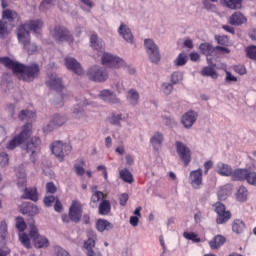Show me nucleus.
<instances>
[{"instance_id":"1","label":"nucleus","mask_w":256,"mask_h":256,"mask_svg":"<svg viewBox=\"0 0 256 256\" xmlns=\"http://www.w3.org/2000/svg\"><path fill=\"white\" fill-rule=\"evenodd\" d=\"M29 29V30H27ZM43 29V20H29L24 24L19 25L17 28V37L19 43L23 45V48L27 50L28 55H33L37 51V45L31 43V34L29 31H33L36 35H39Z\"/></svg>"},{"instance_id":"2","label":"nucleus","mask_w":256,"mask_h":256,"mask_svg":"<svg viewBox=\"0 0 256 256\" xmlns=\"http://www.w3.org/2000/svg\"><path fill=\"white\" fill-rule=\"evenodd\" d=\"M0 63L6 66L7 69H11L13 73H19L22 81H33L35 77L39 76V65L33 63L29 66H25L19 62L13 61L7 57L0 58Z\"/></svg>"},{"instance_id":"3","label":"nucleus","mask_w":256,"mask_h":256,"mask_svg":"<svg viewBox=\"0 0 256 256\" xmlns=\"http://www.w3.org/2000/svg\"><path fill=\"white\" fill-rule=\"evenodd\" d=\"M19 18V14L17 12L6 9L2 12V19L0 21V39H5L7 35H9V31L15 27L13 21Z\"/></svg>"},{"instance_id":"4","label":"nucleus","mask_w":256,"mask_h":256,"mask_svg":"<svg viewBox=\"0 0 256 256\" xmlns=\"http://www.w3.org/2000/svg\"><path fill=\"white\" fill-rule=\"evenodd\" d=\"M33 129V125L31 123H27L22 127L21 132L16 135L12 140H10L6 146V149L9 151H13L15 147H19V145H23L27 139L31 137V130Z\"/></svg>"},{"instance_id":"5","label":"nucleus","mask_w":256,"mask_h":256,"mask_svg":"<svg viewBox=\"0 0 256 256\" xmlns=\"http://www.w3.org/2000/svg\"><path fill=\"white\" fill-rule=\"evenodd\" d=\"M50 35L57 41V43H63V41H66V43H69L70 45L73 43V35H71V32L62 25H55L51 28Z\"/></svg>"},{"instance_id":"6","label":"nucleus","mask_w":256,"mask_h":256,"mask_svg":"<svg viewBox=\"0 0 256 256\" xmlns=\"http://www.w3.org/2000/svg\"><path fill=\"white\" fill-rule=\"evenodd\" d=\"M29 239L33 240L34 246L37 249H43V247H49V240L45 236L39 235V229L35 226V220L29 222Z\"/></svg>"},{"instance_id":"7","label":"nucleus","mask_w":256,"mask_h":256,"mask_svg":"<svg viewBox=\"0 0 256 256\" xmlns=\"http://www.w3.org/2000/svg\"><path fill=\"white\" fill-rule=\"evenodd\" d=\"M101 62L104 67H109L110 69H123L127 67L125 60L111 53H104Z\"/></svg>"},{"instance_id":"8","label":"nucleus","mask_w":256,"mask_h":256,"mask_svg":"<svg viewBox=\"0 0 256 256\" xmlns=\"http://www.w3.org/2000/svg\"><path fill=\"white\" fill-rule=\"evenodd\" d=\"M144 47L151 63H159L161 61V53L159 52V46L153 41V39H145Z\"/></svg>"},{"instance_id":"9","label":"nucleus","mask_w":256,"mask_h":256,"mask_svg":"<svg viewBox=\"0 0 256 256\" xmlns=\"http://www.w3.org/2000/svg\"><path fill=\"white\" fill-rule=\"evenodd\" d=\"M87 75L91 81H95L96 83H105L107 79H109V72L107 69L99 66L91 67Z\"/></svg>"},{"instance_id":"10","label":"nucleus","mask_w":256,"mask_h":256,"mask_svg":"<svg viewBox=\"0 0 256 256\" xmlns=\"http://www.w3.org/2000/svg\"><path fill=\"white\" fill-rule=\"evenodd\" d=\"M15 221L16 229L19 231V241L26 247V249H31V240L29 239V235L25 233V229H27L25 219H23V217H16Z\"/></svg>"},{"instance_id":"11","label":"nucleus","mask_w":256,"mask_h":256,"mask_svg":"<svg viewBox=\"0 0 256 256\" xmlns=\"http://www.w3.org/2000/svg\"><path fill=\"white\" fill-rule=\"evenodd\" d=\"M51 151L59 161H63L65 155H69V153H71V145L64 144L61 141H56L52 144Z\"/></svg>"},{"instance_id":"12","label":"nucleus","mask_w":256,"mask_h":256,"mask_svg":"<svg viewBox=\"0 0 256 256\" xmlns=\"http://www.w3.org/2000/svg\"><path fill=\"white\" fill-rule=\"evenodd\" d=\"M88 239L84 242V249H86L87 256H101V252L93 250L97 242V233L93 230L87 232Z\"/></svg>"},{"instance_id":"13","label":"nucleus","mask_w":256,"mask_h":256,"mask_svg":"<svg viewBox=\"0 0 256 256\" xmlns=\"http://www.w3.org/2000/svg\"><path fill=\"white\" fill-rule=\"evenodd\" d=\"M216 223L217 225H224L231 219V211L227 210L223 203L217 202L215 205Z\"/></svg>"},{"instance_id":"14","label":"nucleus","mask_w":256,"mask_h":256,"mask_svg":"<svg viewBox=\"0 0 256 256\" xmlns=\"http://www.w3.org/2000/svg\"><path fill=\"white\" fill-rule=\"evenodd\" d=\"M175 145L181 161L184 163L185 167H187V165L191 163V149L181 141H177Z\"/></svg>"},{"instance_id":"15","label":"nucleus","mask_w":256,"mask_h":256,"mask_svg":"<svg viewBox=\"0 0 256 256\" xmlns=\"http://www.w3.org/2000/svg\"><path fill=\"white\" fill-rule=\"evenodd\" d=\"M189 183L193 189H201V187H203V169L199 168L191 171Z\"/></svg>"},{"instance_id":"16","label":"nucleus","mask_w":256,"mask_h":256,"mask_svg":"<svg viewBox=\"0 0 256 256\" xmlns=\"http://www.w3.org/2000/svg\"><path fill=\"white\" fill-rule=\"evenodd\" d=\"M40 145L41 139H39V137H33L24 148L27 153H30V159L32 163H35V155H37V151H39Z\"/></svg>"},{"instance_id":"17","label":"nucleus","mask_w":256,"mask_h":256,"mask_svg":"<svg viewBox=\"0 0 256 256\" xmlns=\"http://www.w3.org/2000/svg\"><path fill=\"white\" fill-rule=\"evenodd\" d=\"M82 216L83 208L81 207V203L74 200L69 209L70 220L73 221L74 223H79V221H81Z\"/></svg>"},{"instance_id":"18","label":"nucleus","mask_w":256,"mask_h":256,"mask_svg":"<svg viewBox=\"0 0 256 256\" xmlns=\"http://www.w3.org/2000/svg\"><path fill=\"white\" fill-rule=\"evenodd\" d=\"M198 117L199 114L196 111L190 110L182 115L181 123L185 129H191Z\"/></svg>"},{"instance_id":"19","label":"nucleus","mask_w":256,"mask_h":256,"mask_svg":"<svg viewBox=\"0 0 256 256\" xmlns=\"http://www.w3.org/2000/svg\"><path fill=\"white\" fill-rule=\"evenodd\" d=\"M46 85L53 91L61 92L65 90V86H63V81L57 76V74L49 75L48 80L46 81Z\"/></svg>"},{"instance_id":"20","label":"nucleus","mask_w":256,"mask_h":256,"mask_svg":"<svg viewBox=\"0 0 256 256\" xmlns=\"http://www.w3.org/2000/svg\"><path fill=\"white\" fill-rule=\"evenodd\" d=\"M65 65L69 71H73L76 75H83L85 73L81 64L73 57H66Z\"/></svg>"},{"instance_id":"21","label":"nucleus","mask_w":256,"mask_h":256,"mask_svg":"<svg viewBox=\"0 0 256 256\" xmlns=\"http://www.w3.org/2000/svg\"><path fill=\"white\" fill-rule=\"evenodd\" d=\"M76 101L78 102V105L74 106L72 115L74 119H83L85 117L83 107H85V105H89V102H87V99L83 97H81L80 99L76 98Z\"/></svg>"},{"instance_id":"22","label":"nucleus","mask_w":256,"mask_h":256,"mask_svg":"<svg viewBox=\"0 0 256 256\" xmlns=\"http://www.w3.org/2000/svg\"><path fill=\"white\" fill-rule=\"evenodd\" d=\"M99 97L100 99H102V101H105L106 103H112L113 105L121 103L119 98H117V95H115V93L107 89L100 91Z\"/></svg>"},{"instance_id":"23","label":"nucleus","mask_w":256,"mask_h":256,"mask_svg":"<svg viewBox=\"0 0 256 256\" xmlns=\"http://www.w3.org/2000/svg\"><path fill=\"white\" fill-rule=\"evenodd\" d=\"M118 33L124 39V41L133 45L134 43L133 33L131 32V29L129 28L128 25H125L122 23L118 28Z\"/></svg>"},{"instance_id":"24","label":"nucleus","mask_w":256,"mask_h":256,"mask_svg":"<svg viewBox=\"0 0 256 256\" xmlns=\"http://www.w3.org/2000/svg\"><path fill=\"white\" fill-rule=\"evenodd\" d=\"M216 173L222 177H231L233 175V168L229 164L218 162L216 165Z\"/></svg>"},{"instance_id":"25","label":"nucleus","mask_w":256,"mask_h":256,"mask_svg":"<svg viewBox=\"0 0 256 256\" xmlns=\"http://www.w3.org/2000/svg\"><path fill=\"white\" fill-rule=\"evenodd\" d=\"M67 122V118L65 116H61L59 114H56L52 117L50 123L48 124L49 131L52 129H55V127H61L65 125Z\"/></svg>"},{"instance_id":"26","label":"nucleus","mask_w":256,"mask_h":256,"mask_svg":"<svg viewBox=\"0 0 256 256\" xmlns=\"http://www.w3.org/2000/svg\"><path fill=\"white\" fill-rule=\"evenodd\" d=\"M163 141H165V138L161 134V132H156L150 139V143L155 151H159L163 145Z\"/></svg>"},{"instance_id":"27","label":"nucleus","mask_w":256,"mask_h":256,"mask_svg":"<svg viewBox=\"0 0 256 256\" xmlns=\"http://www.w3.org/2000/svg\"><path fill=\"white\" fill-rule=\"evenodd\" d=\"M21 213L23 215H29V217H34V215L39 214V208L31 203H23Z\"/></svg>"},{"instance_id":"28","label":"nucleus","mask_w":256,"mask_h":256,"mask_svg":"<svg viewBox=\"0 0 256 256\" xmlns=\"http://www.w3.org/2000/svg\"><path fill=\"white\" fill-rule=\"evenodd\" d=\"M90 45L92 49L98 51V53H103V51H105L103 40H100L96 34L90 36Z\"/></svg>"},{"instance_id":"29","label":"nucleus","mask_w":256,"mask_h":256,"mask_svg":"<svg viewBox=\"0 0 256 256\" xmlns=\"http://www.w3.org/2000/svg\"><path fill=\"white\" fill-rule=\"evenodd\" d=\"M247 22V18L241 12H235L229 18L230 25H243V23Z\"/></svg>"},{"instance_id":"30","label":"nucleus","mask_w":256,"mask_h":256,"mask_svg":"<svg viewBox=\"0 0 256 256\" xmlns=\"http://www.w3.org/2000/svg\"><path fill=\"white\" fill-rule=\"evenodd\" d=\"M249 173L248 169H241L238 168L236 170H232V181H246L247 179V174Z\"/></svg>"},{"instance_id":"31","label":"nucleus","mask_w":256,"mask_h":256,"mask_svg":"<svg viewBox=\"0 0 256 256\" xmlns=\"http://www.w3.org/2000/svg\"><path fill=\"white\" fill-rule=\"evenodd\" d=\"M139 92L136 89H130L127 93V101L130 105H133V107H135V105L139 104Z\"/></svg>"},{"instance_id":"32","label":"nucleus","mask_w":256,"mask_h":256,"mask_svg":"<svg viewBox=\"0 0 256 256\" xmlns=\"http://www.w3.org/2000/svg\"><path fill=\"white\" fill-rule=\"evenodd\" d=\"M247 226L245 225V222L241 219H235L232 222V231L233 233H236V235H240V233H243Z\"/></svg>"},{"instance_id":"33","label":"nucleus","mask_w":256,"mask_h":256,"mask_svg":"<svg viewBox=\"0 0 256 256\" xmlns=\"http://www.w3.org/2000/svg\"><path fill=\"white\" fill-rule=\"evenodd\" d=\"M99 215H109L111 213V202L109 200H102L98 206Z\"/></svg>"},{"instance_id":"34","label":"nucleus","mask_w":256,"mask_h":256,"mask_svg":"<svg viewBox=\"0 0 256 256\" xmlns=\"http://www.w3.org/2000/svg\"><path fill=\"white\" fill-rule=\"evenodd\" d=\"M22 198L30 199V201H38L37 188H25Z\"/></svg>"},{"instance_id":"35","label":"nucleus","mask_w":256,"mask_h":256,"mask_svg":"<svg viewBox=\"0 0 256 256\" xmlns=\"http://www.w3.org/2000/svg\"><path fill=\"white\" fill-rule=\"evenodd\" d=\"M210 249H219L225 245V238L222 235H216L210 242Z\"/></svg>"},{"instance_id":"36","label":"nucleus","mask_w":256,"mask_h":256,"mask_svg":"<svg viewBox=\"0 0 256 256\" xmlns=\"http://www.w3.org/2000/svg\"><path fill=\"white\" fill-rule=\"evenodd\" d=\"M221 5H225L228 9H241L243 0H220Z\"/></svg>"},{"instance_id":"37","label":"nucleus","mask_w":256,"mask_h":256,"mask_svg":"<svg viewBox=\"0 0 256 256\" xmlns=\"http://www.w3.org/2000/svg\"><path fill=\"white\" fill-rule=\"evenodd\" d=\"M248 195L249 191H247V188L245 186H240L236 193V199L240 203H245V201H247Z\"/></svg>"},{"instance_id":"38","label":"nucleus","mask_w":256,"mask_h":256,"mask_svg":"<svg viewBox=\"0 0 256 256\" xmlns=\"http://www.w3.org/2000/svg\"><path fill=\"white\" fill-rule=\"evenodd\" d=\"M201 75L203 77H211V79H217L219 77V74H217V71H215V68L211 66H206L201 70Z\"/></svg>"},{"instance_id":"39","label":"nucleus","mask_w":256,"mask_h":256,"mask_svg":"<svg viewBox=\"0 0 256 256\" xmlns=\"http://www.w3.org/2000/svg\"><path fill=\"white\" fill-rule=\"evenodd\" d=\"M96 229L103 233L105 229H113V225L107 220L99 219L96 223Z\"/></svg>"},{"instance_id":"40","label":"nucleus","mask_w":256,"mask_h":256,"mask_svg":"<svg viewBox=\"0 0 256 256\" xmlns=\"http://www.w3.org/2000/svg\"><path fill=\"white\" fill-rule=\"evenodd\" d=\"M105 197H107V195H105V193H103L99 190H93L92 196H91V203H94L95 205H97V203H99V201L105 200Z\"/></svg>"},{"instance_id":"41","label":"nucleus","mask_w":256,"mask_h":256,"mask_svg":"<svg viewBox=\"0 0 256 256\" xmlns=\"http://www.w3.org/2000/svg\"><path fill=\"white\" fill-rule=\"evenodd\" d=\"M199 49L203 55L207 56V61H211L208 56L215 51V48L209 43H203L199 46Z\"/></svg>"},{"instance_id":"42","label":"nucleus","mask_w":256,"mask_h":256,"mask_svg":"<svg viewBox=\"0 0 256 256\" xmlns=\"http://www.w3.org/2000/svg\"><path fill=\"white\" fill-rule=\"evenodd\" d=\"M35 112L33 110H22L18 117L20 121H29L30 119H35Z\"/></svg>"},{"instance_id":"43","label":"nucleus","mask_w":256,"mask_h":256,"mask_svg":"<svg viewBox=\"0 0 256 256\" xmlns=\"http://www.w3.org/2000/svg\"><path fill=\"white\" fill-rule=\"evenodd\" d=\"M120 179L124 181L125 183H133V174L128 169H122L119 172Z\"/></svg>"},{"instance_id":"44","label":"nucleus","mask_w":256,"mask_h":256,"mask_svg":"<svg viewBox=\"0 0 256 256\" xmlns=\"http://www.w3.org/2000/svg\"><path fill=\"white\" fill-rule=\"evenodd\" d=\"M17 177V186L19 189H21V187H25V185H27V174H25V171H17Z\"/></svg>"},{"instance_id":"45","label":"nucleus","mask_w":256,"mask_h":256,"mask_svg":"<svg viewBox=\"0 0 256 256\" xmlns=\"http://www.w3.org/2000/svg\"><path fill=\"white\" fill-rule=\"evenodd\" d=\"M174 65L176 67H183V65H187V54L180 53L178 57L175 59Z\"/></svg>"},{"instance_id":"46","label":"nucleus","mask_w":256,"mask_h":256,"mask_svg":"<svg viewBox=\"0 0 256 256\" xmlns=\"http://www.w3.org/2000/svg\"><path fill=\"white\" fill-rule=\"evenodd\" d=\"M8 229H7V222H5V220L0 222V239H2V241H4V239L7 238L8 235Z\"/></svg>"},{"instance_id":"47","label":"nucleus","mask_w":256,"mask_h":256,"mask_svg":"<svg viewBox=\"0 0 256 256\" xmlns=\"http://www.w3.org/2000/svg\"><path fill=\"white\" fill-rule=\"evenodd\" d=\"M121 119V114H112L111 117L108 118V121L111 123V125H117L118 127H121Z\"/></svg>"},{"instance_id":"48","label":"nucleus","mask_w":256,"mask_h":256,"mask_svg":"<svg viewBox=\"0 0 256 256\" xmlns=\"http://www.w3.org/2000/svg\"><path fill=\"white\" fill-rule=\"evenodd\" d=\"M183 237L185 239H188V241H193V243H200L201 242V238H198L197 234H195L193 232H184Z\"/></svg>"},{"instance_id":"49","label":"nucleus","mask_w":256,"mask_h":256,"mask_svg":"<svg viewBox=\"0 0 256 256\" xmlns=\"http://www.w3.org/2000/svg\"><path fill=\"white\" fill-rule=\"evenodd\" d=\"M246 181L249 185H253V187H256V172H251L248 170V174L246 175Z\"/></svg>"},{"instance_id":"50","label":"nucleus","mask_w":256,"mask_h":256,"mask_svg":"<svg viewBox=\"0 0 256 256\" xmlns=\"http://www.w3.org/2000/svg\"><path fill=\"white\" fill-rule=\"evenodd\" d=\"M171 81L173 85H177V83H181V81H183V74H181V72H174L171 76Z\"/></svg>"},{"instance_id":"51","label":"nucleus","mask_w":256,"mask_h":256,"mask_svg":"<svg viewBox=\"0 0 256 256\" xmlns=\"http://www.w3.org/2000/svg\"><path fill=\"white\" fill-rule=\"evenodd\" d=\"M80 163H81L82 166L85 165L84 161H81ZM81 165H79V164L74 165L75 173L79 177H83V175H85V168H83Z\"/></svg>"},{"instance_id":"52","label":"nucleus","mask_w":256,"mask_h":256,"mask_svg":"<svg viewBox=\"0 0 256 256\" xmlns=\"http://www.w3.org/2000/svg\"><path fill=\"white\" fill-rule=\"evenodd\" d=\"M161 89L164 95H171V93L173 92V85L169 83H163Z\"/></svg>"},{"instance_id":"53","label":"nucleus","mask_w":256,"mask_h":256,"mask_svg":"<svg viewBox=\"0 0 256 256\" xmlns=\"http://www.w3.org/2000/svg\"><path fill=\"white\" fill-rule=\"evenodd\" d=\"M9 165V155L7 153L0 154V168L7 167Z\"/></svg>"},{"instance_id":"54","label":"nucleus","mask_w":256,"mask_h":256,"mask_svg":"<svg viewBox=\"0 0 256 256\" xmlns=\"http://www.w3.org/2000/svg\"><path fill=\"white\" fill-rule=\"evenodd\" d=\"M246 55L249 59H256V46H248L246 48Z\"/></svg>"},{"instance_id":"55","label":"nucleus","mask_w":256,"mask_h":256,"mask_svg":"<svg viewBox=\"0 0 256 256\" xmlns=\"http://www.w3.org/2000/svg\"><path fill=\"white\" fill-rule=\"evenodd\" d=\"M53 3H55V0H43L40 4V11H47V9H49Z\"/></svg>"},{"instance_id":"56","label":"nucleus","mask_w":256,"mask_h":256,"mask_svg":"<svg viewBox=\"0 0 256 256\" xmlns=\"http://www.w3.org/2000/svg\"><path fill=\"white\" fill-rule=\"evenodd\" d=\"M218 45H229V38L227 36H215Z\"/></svg>"},{"instance_id":"57","label":"nucleus","mask_w":256,"mask_h":256,"mask_svg":"<svg viewBox=\"0 0 256 256\" xmlns=\"http://www.w3.org/2000/svg\"><path fill=\"white\" fill-rule=\"evenodd\" d=\"M235 73H238V75H246L247 74V68L245 66L239 64L234 66Z\"/></svg>"},{"instance_id":"58","label":"nucleus","mask_w":256,"mask_h":256,"mask_svg":"<svg viewBox=\"0 0 256 256\" xmlns=\"http://www.w3.org/2000/svg\"><path fill=\"white\" fill-rule=\"evenodd\" d=\"M129 201V194L123 193L119 196V203L122 207H125L127 205V202Z\"/></svg>"},{"instance_id":"59","label":"nucleus","mask_w":256,"mask_h":256,"mask_svg":"<svg viewBox=\"0 0 256 256\" xmlns=\"http://www.w3.org/2000/svg\"><path fill=\"white\" fill-rule=\"evenodd\" d=\"M56 201L57 199L55 198V196H46L44 198V204L46 205V207H51Z\"/></svg>"},{"instance_id":"60","label":"nucleus","mask_w":256,"mask_h":256,"mask_svg":"<svg viewBox=\"0 0 256 256\" xmlns=\"http://www.w3.org/2000/svg\"><path fill=\"white\" fill-rule=\"evenodd\" d=\"M46 191L47 193H56L57 192V187L53 182H48L46 184Z\"/></svg>"},{"instance_id":"61","label":"nucleus","mask_w":256,"mask_h":256,"mask_svg":"<svg viewBox=\"0 0 256 256\" xmlns=\"http://www.w3.org/2000/svg\"><path fill=\"white\" fill-rule=\"evenodd\" d=\"M85 7L83 8L84 11H91V8L93 7V2L91 0H80Z\"/></svg>"},{"instance_id":"62","label":"nucleus","mask_w":256,"mask_h":256,"mask_svg":"<svg viewBox=\"0 0 256 256\" xmlns=\"http://www.w3.org/2000/svg\"><path fill=\"white\" fill-rule=\"evenodd\" d=\"M213 168V161L208 160L204 163V173L205 175H207V173H209V170H211Z\"/></svg>"},{"instance_id":"63","label":"nucleus","mask_w":256,"mask_h":256,"mask_svg":"<svg viewBox=\"0 0 256 256\" xmlns=\"http://www.w3.org/2000/svg\"><path fill=\"white\" fill-rule=\"evenodd\" d=\"M226 83H231V82H237V77L233 76L231 72H226V78H225Z\"/></svg>"},{"instance_id":"64","label":"nucleus","mask_w":256,"mask_h":256,"mask_svg":"<svg viewBox=\"0 0 256 256\" xmlns=\"http://www.w3.org/2000/svg\"><path fill=\"white\" fill-rule=\"evenodd\" d=\"M203 5L205 7V9H207V11H213L215 9V5L211 4V2H209V0H203Z\"/></svg>"}]
</instances>
